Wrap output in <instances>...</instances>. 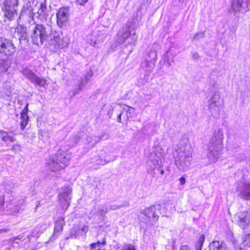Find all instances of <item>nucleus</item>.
<instances>
[{
    "label": "nucleus",
    "mask_w": 250,
    "mask_h": 250,
    "mask_svg": "<svg viewBox=\"0 0 250 250\" xmlns=\"http://www.w3.org/2000/svg\"><path fill=\"white\" fill-rule=\"evenodd\" d=\"M223 133L222 130L215 131L208 144V157L211 163L215 162L220 157L223 148Z\"/></svg>",
    "instance_id": "f257e3e1"
},
{
    "label": "nucleus",
    "mask_w": 250,
    "mask_h": 250,
    "mask_svg": "<svg viewBox=\"0 0 250 250\" xmlns=\"http://www.w3.org/2000/svg\"><path fill=\"white\" fill-rule=\"evenodd\" d=\"M36 13L38 14V18L42 22L46 21L49 18V11L47 10L45 1L44 0L37 2L32 9L29 8L28 6L25 9L24 6L21 10L19 18L21 19L26 15L32 17L33 14Z\"/></svg>",
    "instance_id": "f03ea898"
},
{
    "label": "nucleus",
    "mask_w": 250,
    "mask_h": 250,
    "mask_svg": "<svg viewBox=\"0 0 250 250\" xmlns=\"http://www.w3.org/2000/svg\"><path fill=\"white\" fill-rule=\"evenodd\" d=\"M69 159L66 158V153L58 151L52 156L47 163V167L52 171H57L63 169L66 166Z\"/></svg>",
    "instance_id": "7ed1b4c3"
},
{
    "label": "nucleus",
    "mask_w": 250,
    "mask_h": 250,
    "mask_svg": "<svg viewBox=\"0 0 250 250\" xmlns=\"http://www.w3.org/2000/svg\"><path fill=\"white\" fill-rule=\"evenodd\" d=\"M129 39L128 44L135 45L137 40V37L134 31H131L128 25H125L117 34V42L119 44H123Z\"/></svg>",
    "instance_id": "20e7f679"
},
{
    "label": "nucleus",
    "mask_w": 250,
    "mask_h": 250,
    "mask_svg": "<svg viewBox=\"0 0 250 250\" xmlns=\"http://www.w3.org/2000/svg\"><path fill=\"white\" fill-rule=\"evenodd\" d=\"M161 206L160 204H156L147 208L140 211L141 215L140 217L142 221L145 223H150L151 219L154 221L159 219V216L158 212H160Z\"/></svg>",
    "instance_id": "39448f33"
},
{
    "label": "nucleus",
    "mask_w": 250,
    "mask_h": 250,
    "mask_svg": "<svg viewBox=\"0 0 250 250\" xmlns=\"http://www.w3.org/2000/svg\"><path fill=\"white\" fill-rule=\"evenodd\" d=\"M31 37L34 44L42 45L48 38V33L45 28L42 24H34Z\"/></svg>",
    "instance_id": "423d86ee"
},
{
    "label": "nucleus",
    "mask_w": 250,
    "mask_h": 250,
    "mask_svg": "<svg viewBox=\"0 0 250 250\" xmlns=\"http://www.w3.org/2000/svg\"><path fill=\"white\" fill-rule=\"evenodd\" d=\"M222 104L220 92L215 91L208 101V110L212 115L216 118L219 116Z\"/></svg>",
    "instance_id": "0eeeda50"
},
{
    "label": "nucleus",
    "mask_w": 250,
    "mask_h": 250,
    "mask_svg": "<svg viewBox=\"0 0 250 250\" xmlns=\"http://www.w3.org/2000/svg\"><path fill=\"white\" fill-rule=\"evenodd\" d=\"M16 47L12 41L0 37V53L7 56L13 55Z\"/></svg>",
    "instance_id": "6e6552de"
},
{
    "label": "nucleus",
    "mask_w": 250,
    "mask_h": 250,
    "mask_svg": "<svg viewBox=\"0 0 250 250\" xmlns=\"http://www.w3.org/2000/svg\"><path fill=\"white\" fill-rule=\"evenodd\" d=\"M231 9L235 13H245L250 11V0H232Z\"/></svg>",
    "instance_id": "1a4fd4ad"
},
{
    "label": "nucleus",
    "mask_w": 250,
    "mask_h": 250,
    "mask_svg": "<svg viewBox=\"0 0 250 250\" xmlns=\"http://www.w3.org/2000/svg\"><path fill=\"white\" fill-rule=\"evenodd\" d=\"M106 37L105 34L99 30H95L87 35L86 41L88 43L94 47H98L102 43Z\"/></svg>",
    "instance_id": "9d476101"
},
{
    "label": "nucleus",
    "mask_w": 250,
    "mask_h": 250,
    "mask_svg": "<svg viewBox=\"0 0 250 250\" xmlns=\"http://www.w3.org/2000/svg\"><path fill=\"white\" fill-rule=\"evenodd\" d=\"M192 161V156H176L175 164L180 171H186L189 169Z\"/></svg>",
    "instance_id": "9b49d317"
},
{
    "label": "nucleus",
    "mask_w": 250,
    "mask_h": 250,
    "mask_svg": "<svg viewBox=\"0 0 250 250\" xmlns=\"http://www.w3.org/2000/svg\"><path fill=\"white\" fill-rule=\"evenodd\" d=\"M193 149L187 139H182L179 143L176 150V156H192Z\"/></svg>",
    "instance_id": "f8f14e48"
},
{
    "label": "nucleus",
    "mask_w": 250,
    "mask_h": 250,
    "mask_svg": "<svg viewBox=\"0 0 250 250\" xmlns=\"http://www.w3.org/2000/svg\"><path fill=\"white\" fill-rule=\"evenodd\" d=\"M237 192L239 193L240 198L249 200L250 199V182L242 181L238 182L236 187Z\"/></svg>",
    "instance_id": "ddd939ff"
},
{
    "label": "nucleus",
    "mask_w": 250,
    "mask_h": 250,
    "mask_svg": "<svg viewBox=\"0 0 250 250\" xmlns=\"http://www.w3.org/2000/svg\"><path fill=\"white\" fill-rule=\"evenodd\" d=\"M234 218L239 227L246 228L250 224V210L239 212L235 215Z\"/></svg>",
    "instance_id": "4468645a"
},
{
    "label": "nucleus",
    "mask_w": 250,
    "mask_h": 250,
    "mask_svg": "<svg viewBox=\"0 0 250 250\" xmlns=\"http://www.w3.org/2000/svg\"><path fill=\"white\" fill-rule=\"evenodd\" d=\"M52 40L60 48H65L69 44L70 39L66 35H63L62 33L54 31L52 33Z\"/></svg>",
    "instance_id": "2eb2a0df"
},
{
    "label": "nucleus",
    "mask_w": 250,
    "mask_h": 250,
    "mask_svg": "<svg viewBox=\"0 0 250 250\" xmlns=\"http://www.w3.org/2000/svg\"><path fill=\"white\" fill-rule=\"evenodd\" d=\"M71 191L72 189L69 187H64L60 189L59 198L63 208L67 209L69 205Z\"/></svg>",
    "instance_id": "dca6fc26"
},
{
    "label": "nucleus",
    "mask_w": 250,
    "mask_h": 250,
    "mask_svg": "<svg viewBox=\"0 0 250 250\" xmlns=\"http://www.w3.org/2000/svg\"><path fill=\"white\" fill-rule=\"evenodd\" d=\"M69 19V9L66 7L60 8L57 13V22L60 27L65 25Z\"/></svg>",
    "instance_id": "f3484780"
},
{
    "label": "nucleus",
    "mask_w": 250,
    "mask_h": 250,
    "mask_svg": "<svg viewBox=\"0 0 250 250\" xmlns=\"http://www.w3.org/2000/svg\"><path fill=\"white\" fill-rule=\"evenodd\" d=\"M0 139L3 143L8 145L16 141L14 134L12 131H5L0 130Z\"/></svg>",
    "instance_id": "a211bd4d"
},
{
    "label": "nucleus",
    "mask_w": 250,
    "mask_h": 250,
    "mask_svg": "<svg viewBox=\"0 0 250 250\" xmlns=\"http://www.w3.org/2000/svg\"><path fill=\"white\" fill-rule=\"evenodd\" d=\"M161 157V155L159 153L158 155L156 154V158L154 154H151L149 158V160L147 163V171L150 173L154 171L159 165V159Z\"/></svg>",
    "instance_id": "6ab92c4d"
},
{
    "label": "nucleus",
    "mask_w": 250,
    "mask_h": 250,
    "mask_svg": "<svg viewBox=\"0 0 250 250\" xmlns=\"http://www.w3.org/2000/svg\"><path fill=\"white\" fill-rule=\"evenodd\" d=\"M2 8L4 17L10 21L13 20V18L17 15V9L14 7L3 6Z\"/></svg>",
    "instance_id": "aec40b11"
},
{
    "label": "nucleus",
    "mask_w": 250,
    "mask_h": 250,
    "mask_svg": "<svg viewBox=\"0 0 250 250\" xmlns=\"http://www.w3.org/2000/svg\"><path fill=\"white\" fill-rule=\"evenodd\" d=\"M94 209V213L97 215L104 216L109 211V207L106 205H96Z\"/></svg>",
    "instance_id": "412c9836"
},
{
    "label": "nucleus",
    "mask_w": 250,
    "mask_h": 250,
    "mask_svg": "<svg viewBox=\"0 0 250 250\" xmlns=\"http://www.w3.org/2000/svg\"><path fill=\"white\" fill-rule=\"evenodd\" d=\"M209 250H225L226 244L223 241H214L209 246Z\"/></svg>",
    "instance_id": "4be33fe9"
},
{
    "label": "nucleus",
    "mask_w": 250,
    "mask_h": 250,
    "mask_svg": "<svg viewBox=\"0 0 250 250\" xmlns=\"http://www.w3.org/2000/svg\"><path fill=\"white\" fill-rule=\"evenodd\" d=\"M74 81L75 84L77 85V88L73 90V96L75 95L80 91H81L82 90L83 87L84 86L83 81L80 77H77L76 79L74 80Z\"/></svg>",
    "instance_id": "5701e85b"
},
{
    "label": "nucleus",
    "mask_w": 250,
    "mask_h": 250,
    "mask_svg": "<svg viewBox=\"0 0 250 250\" xmlns=\"http://www.w3.org/2000/svg\"><path fill=\"white\" fill-rule=\"evenodd\" d=\"M31 82L40 87H43L46 84V80L35 75Z\"/></svg>",
    "instance_id": "b1692460"
},
{
    "label": "nucleus",
    "mask_w": 250,
    "mask_h": 250,
    "mask_svg": "<svg viewBox=\"0 0 250 250\" xmlns=\"http://www.w3.org/2000/svg\"><path fill=\"white\" fill-rule=\"evenodd\" d=\"M86 144L88 146L89 148L93 147L96 144L100 141V138L97 136H90L86 138Z\"/></svg>",
    "instance_id": "393cba45"
},
{
    "label": "nucleus",
    "mask_w": 250,
    "mask_h": 250,
    "mask_svg": "<svg viewBox=\"0 0 250 250\" xmlns=\"http://www.w3.org/2000/svg\"><path fill=\"white\" fill-rule=\"evenodd\" d=\"M16 31L20 36V40H25L28 36L26 29L22 26H19L16 28Z\"/></svg>",
    "instance_id": "a878e982"
},
{
    "label": "nucleus",
    "mask_w": 250,
    "mask_h": 250,
    "mask_svg": "<svg viewBox=\"0 0 250 250\" xmlns=\"http://www.w3.org/2000/svg\"><path fill=\"white\" fill-rule=\"evenodd\" d=\"M21 72L30 82L36 75L31 69L27 67L23 68Z\"/></svg>",
    "instance_id": "bb28decb"
},
{
    "label": "nucleus",
    "mask_w": 250,
    "mask_h": 250,
    "mask_svg": "<svg viewBox=\"0 0 250 250\" xmlns=\"http://www.w3.org/2000/svg\"><path fill=\"white\" fill-rule=\"evenodd\" d=\"M63 224L64 223L63 220H58L56 222L54 226V235H58L62 231Z\"/></svg>",
    "instance_id": "cd10ccee"
},
{
    "label": "nucleus",
    "mask_w": 250,
    "mask_h": 250,
    "mask_svg": "<svg viewBox=\"0 0 250 250\" xmlns=\"http://www.w3.org/2000/svg\"><path fill=\"white\" fill-rule=\"evenodd\" d=\"M21 129H23L28 124L29 121V117L27 114L21 113Z\"/></svg>",
    "instance_id": "c85d7f7f"
},
{
    "label": "nucleus",
    "mask_w": 250,
    "mask_h": 250,
    "mask_svg": "<svg viewBox=\"0 0 250 250\" xmlns=\"http://www.w3.org/2000/svg\"><path fill=\"white\" fill-rule=\"evenodd\" d=\"M19 3V0H3V6L14 7L16 8Z\"/></svg>",
    "instance_id": "c756f323"
},
{
    "label": "nucleus",
    "mask_w": 250,
    "mask_h": 250,
    "mask_svg": "<svg viewBox=\"0 0 250 250\" xmlns=\"http://www.w3.org/2000/svg\"><path fill=\"white\" fill-rule=\"evenodd\" d=\"M157 44H154L152 49L148 53V56L150 60H156L157 59V53L155 50Z\"/></svg>",
    "instance_id": "7c9ffc66"
},
{
    "label": "nucleus",
    "mask_w": 250,
    "mask_h": 250,
    "mask_svg": "<svg viewBox=\"0 0 250 250\" xmlns=\"http://www.w3.org/2000/svg\"><path fill=\"white\" fill-rule=\"evenodd\" d=\"M105 238H104L103 241L102 243V244L104 245L105 244ZM101 243L99 241H98L96 243H92L91 244V250H105L104 249H100V245Z\"/></svg>",
    "instance_id": "2f4dec72"
},
{
    "label": "nucleus",
    "mask_w": 250,
    "mask_h": 250,
    "mask_svg": "<svg viewBox=\"0 0 250 250\" xmlns=\"http://www.w3.org/2000/svg\"><path fill=\"white\" fill-rule=\"evenodd\" d=\"M128 206H129V203L128 202H126L125 204H122L121 205H113L111 206L110 207H109V211L111 210H117L121 208H123L124 207H128Z\"/></svg>",
    "instance_id": "473e14b6"
},
{
    "label": "nucleus",
    "mask_w": 250,
    "mask_h": 250,
    "mask_svg": "<svg viewBox=\"0 0 250 250\" xmlns=\"http://www.w3.org/2000/svg\"><path fill=\"white\" fill-rule=\"evenodd\" d=\"M243 244L244 246H248L250 248V233L245 235L243 238Z\"/></svg>",
    "instance_id": "72a5a7b5"
},
{
    "label": "nucleus",
    "mask_w": 250,
    "mask_h": 250,
    "mask_svg": "<svg viewBox=\"0 0 250 250\" xmlns=\"http://www.w3.org/2000/svg\"><path fill=\"white\" fill-rule=\"evenodd\" d=\"M10 150L15 153H18L21 150V146L18 144H15L10 148Z\"/></svg>",
    "instance_id": "f704fd0d"
},
{
    "label": "nucleus",
    "mask_w": 250,
    "mask_h": 250,
    "mask_svg": "<svg viewBox=\"0 0 250 250\" xmlns=\"http://www.w3.org/2000/svg\"><path fill=\"white\" fill-rule=\"evenodd\" d=\"M205 235L202 234L199 238L197 244V248H202L203 246V244L205 241Z\"/></svg>",
    "instance_id": "c9c22d12"
},
{
    "label": "nucleus",
    "mask_w": 250,
    "mask_h": 250,
    "mask_svg": "<svg viewBox=\"0 0 250 250\" xmlns=\"http://www.w3.org/2000/svg\"><path fill=\"white\" fill-rule=\"evenodd\" d=\"M146 65H148V68L147 69V71L150 72L154 68V64L153 62H151L150 61L146 62Z\"/></svg>",
    "instance_id": "e433bc0d"
},
{
    "label": "nucleus",
    "mask_w": 250,
    "mask_h": 250,
    "mask_svg": "<svg viewBox=\"0 0 250 250\" xmlns=\"http://www.w3.org/2000/svg\"><path fill=\"white\" fill-rule=\"evenodd\" d=\"M122 250H136L135 247L132 245H126L123 248Z\"/></svg>",
    "instance_id": "4c0bfd02"
},
{
    "label": "nucleus",
    "mask_w": 250,
    "mask_h": 250,
    "mask_svg": "<svg viewBox=\"0 0 250 250\" xmlns=\"http://www.w3.org/2000/svg\"><path fill=\"white\" fill-rule=\"evenodd\" d=\"M204 36V33L203 32H201L196 34L194 37L193 39L196 40H198L200 38H203Z\"/></svg>",
    "instance_id": "58836bf2"
},
{
    "label": "nucleus",
    "mask_w": 250,
    "mask_h": 250,
    "mask_svg": "<svg viewBox=\"0 0 250 250\" xmlns=\"http://www.w3.org/2000/svg\"><path fill=\"white\" fill-rule=\"evenodd\" d=\"M97 164L104 165L107 163L105 160H101L100 159H97Z\"/></svg>",
    "instance_id": "ea45409f"
},
{
    "label": "nucleus",
    "mask_w": 250,
    "mask_h": 250,
    "mask_svg": "<svg viewBox=\"0 0 250 250\" xmlns=\"http://www.w3.org/2000/svg\"><path fill=\"white\" fill-rule=\"evenodd\" d=\"M246 156L244 154L240 155L239 157H236V159L237 162H241L245 159Z\"/></svg>",
    "instance_id": "a19ab883"
},
{
    "label": "nucleus",
    "mask_w": 250,
    "mask_h": 250,
    "mask_svg": "<svg viewBox=\"0 0 250 250\" xmlns=\"http://www.w3.org/2000/svg\"><path fill=\"white\" fill-rule=\"evenodd\" d=\"M88 0H77V3L78 4L83 5L88 1Z\"/></svg>",
    "instance_id": "79ce46f5"
},
{
    "label": "nucleus",
    "mask_w": 250,
    "mask_h": 250,
    "mask_svg": "<svg viewBox=\"0 0 250 250\" xmlns=\"http://www.w3.org/2000/svg\"><path fill=\"white\" fill-rule=\"evenodd\" d=\"M88 229V227L87 226L84 225L81 229V231L86 233Z\"/></svg>",
    "instance_id": "37998d69"
},
{
    "label": "nucleus",
    "mask_w": 250,
    "mask_h": 250,
    "mask_svg": "<svg viewBox=\"0 0 250 250\" xmlns=\"http://www.w3.org/2000/svg\"><path fill=\"white\" fill-rule=\"evenodd\" d=\"M28 104H26L25 107L24 108V109L22 110L21 113H25V114H27V111H28Z\"/></svg>",
    "instance_id": "c03bdc74"
},
{
    "label": "nucleus",
    "mask_w": 250,
    "mask_h": 250,
    "mask_svg": "<svg viewBox=\"0 0 250 250\" xmlns=\"http://www.w3.org/2000/svg\"><path fill=\"white\" fill-rule=\"evenodd\" d=\"M127 107L128 108L127 110V112H128L129 113L135 112V109L134 108L131 107H128V106H127Z\"/></svg>",
    "instance_id": "a18cd8bd"
},
{
    "label": "nucleus",
    "mask_w": 250,
    "mask_h": 250,
    "mask_svg": "<svg viewBox=\"0 0 250 250\" xmlns=\"http://www.w3.org/2000/svg\"><path fill=\"white\" fill-rule=\"evenodd\" d=\"M180 182L181 185H183L186 183V179L184 177H182L180 178Z\"/></svg>",
    "instance_id": "49530a36"
},
{
    "label": "nucleus",
    "mask_w": 250,
    "mask_h": 250,
    "mask_svg": "<svg viewBox=\"0 0 250 250\" xmlns=\"http://www.w3.org/2000/svg\"><path fill=\"white\" fill-rule=\"evenodd\" d=\"M180 250H190V249L187 246H183L180 248Z\"/></svg>",
    "instance_id": "de8ad7c7"
},
{
    "label": "nucleus",
    "mask_w": 250,
    "mask_h": 250,
    "mask_svg": "<svg viewBox=\"0 0 250 250\" xmlns=\"http://www.w3.org/2000/svg\"><path fill=\"white\" fill-rule=\"evenodd\" d=\"M4 205V199L2 197H0V209L3 207Z\"/></svg>",
    "instance_id": "09e8293b"
},
{
    "label": "nucleus",
    "mask_w": 250,
    "mask_h": 250,
    "mask_svg": "<svg viewBox=\"0 0 250 250\" xmlns=\"http://www.w3.org/2000/svg\"><path fill=\"white\" fill-rule=\"evenodd\" d=\"M13 186L12 184L10 186L9 188L8 187H7V186L6 185L5 186V189L6 190H7L8 191H9L11 190V188H13Z\"/></svg>",
    "instance_id": "8fccbe9b"
},
{
    "label": "nucleus",
    "mask_w": 250,
    "mask_h": 250,
    "mask_svg": "<svg viewBox=\"0 0 250 250\" xmlns=\"http://www.w3.org/2000/svg\"><path fill=\"white\" fill-rule=\"evenodd\" d=\"M121 115L122 113H120L118 117V121L119 123H121Z\"/></svg>",
    "instance_id": "3c124183"
},
{
    "label": "nucleus",
    "mask_w": 250,
    "mask_h": 250,
    "mask_svg": "<svg viewBox=\"0 0 250 250\" xmlns=\"http://www.w3.org/2000/svg\"><path fill=\"white\" fill-rule=\"evenodd\" d=\"M193 58H194L195 59H197L198 58H199V55L198 54L196 53V54H194L193 55Z\"/></svg>",
    "instance_id": "603ef678"
},
{
    "label": "nucleus",
    "mask_w": 250,
    "mask_h": 250,
    "mask_svg": "<svg viewBox=\"0 0 250 250\" xmlns=\"http://www.w3.org/2000/svg\"><path fill=\"white\" fill-rule=\"evenodd\" d=\"M3 167L2 166L0 165V172L2 171Z\"/></svg>",
    "instance_id": "864d4df0"
},
{
    "label": "nucleus",
    "mask_w": 250,
    "mask_h": 250,
    "mask_svg": "<svg viewBox=\"0 0 250 250\" xmlns=\"http://www.w3.org/2000/svg\"><path fill=\"white\" fill-rule=\"evenodd\" d=\"M164 172H164V170H161V174L162 175H163V174H164Z\"/></svg>",
    "instance_id": "5fc2aeb1"
},
{
    "label": "nucleus",
    "mask_w": 250,
    "mask_h": 250,
    "mask_svg": "<svg viewBox=\"0 0 250 250\" xmlns=\"http://www.w3.org/2000/svg\"><path fill=\"white\" fill-rule=\"evenodd\" d=\"M85 81H86V82H87V81H88V76H87V75L85 76Z\"/></svg>",
    "instance_id": "6e6d98bb"
},
{
    "label": "nucleus",
    "mask_w": 250,
    "mask_h": 250,
    "mask_svg": "<svg viewBox=\"0 0 250 250\" xmlns=\"http://www.w3.org/2000/svg\"><path fill=\"white\" fill-rule=\"evenodd\" d=\"M196 250H202V248H197Z\"/></svg>",
    "instance_id": "4d7b16f0"
},
{
    "label": "nucleus",
    "mask_w": 250,
    "mask_h": 250,
    "mask_svg": "<svg viewBox=\"0 0 250 250\" xmlns=\"http://www.w3.org/2000/svg\"><path fill=\"white\" fill-rule=\"evenodd\" d=\"M79 142V140H76L75 141H74V144H76L77 142Z\"/></svg>",
    "instance_id": "13d9d810"
},
{
    "label": "nucleus",
    "mask_w": 250,
    "mask_h": 250,
    "mask_svg": "<svg viewBox=\"0 0 250 250\" xmlns=\"http://www.w3.org/2000/svg\"><path fill=\"white\" fill-rule=\"evenodd\" d=\"M7 70V69L5 68L4 70V72H6Z\"/></svg>",
    "instance_id": "bf43d9fd"
},
{
    "label": "nucleus",
    "mask_w": 250,
    "mask_h": 250,
    "mask_svg": "<svg viewBox=\"0 0 250 250\" xmlns=\"http://www.w3.org/2000/svg\"><path fill=\"white\" fill-rule=\"evenodd\" d=\"M45 226H44V227L43 228V230H44L45 229Z\"/></svg>",
    "instance_id": "052dcab7"
},
{
    "label": "nucleus",
    "mask_w": 250,
    "mask_h": 250,
    "mask_svg": "<svg viewBox=\"0 0 250 250\" xmlns=\"http://www.w3.org/2000/svg\"><path fill=\"white\" fill-rule=\"evenodd\" d=\"M92 76V74H91L89 77H91Z\"/></svg>",
    "instance_id": "680f3d73"
}]
</instances>
